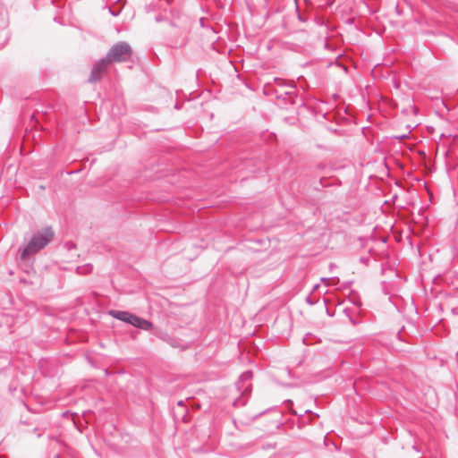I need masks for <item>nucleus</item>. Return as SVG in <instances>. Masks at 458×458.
Returning <instances> with one entry per match:
<instances>
[{
  "mask_svg": "<svg viewBox=\"0 0 458 458\" xmlns=\"http://www.w3.org/2000/svg\"><path fill=\"white\" fill-rule=\"evenodd\" d=\"M275 86L267 82L264 86V94L267 96H275L278 105L288 106L294 105L297 98L296 86L294 82H288L282 78L275 77L273 79Z\"/></svg>",
  "mask_w": 458,
  "mask_h": 458,
  "instance_id": "obj_1",
  "label": "nucleus"
},
{
  "mask_svg": "<svg viewBox=\"0 0 458 458\" xmlns=\"http://www.w3.org/2000/svg\"><path fill=\"white\" fill-rule=\"evenodd\" d=\"M55 233L50 226L42 228L33 233L28 243L19 248L20 259L27 261L29 258L44 249L54 238Z\"/></svg>",
  "mask_w": 458,
  "mask_h": 458,
  "instance_id": "obj_2",
  "label": "nucleus"
},
{
  "mask_svg": "<svg viewBox=\"0 0 458 458\" xmlns=\"http://www.w3.org/2000/svg\"><path fill=\"white\" fill-rule=\"evenodd\" d=\"M108 313L114 318L123 321L128 325H131L140 330H150L153 327V323L151 321L129 311L111 310Z\"/></svg>",
  "mask_w": 458,
  "mask_h": 458,
  "instance_id": "obj_3",
  "label": "nucleus"
},
{
  "mask_svg": "<svg viewBox=\"0 0 458 458\" xmlns=\"http://www.w3.org/2000/svg\"><path fill=\"white\" fill-rule=\"evenodd\" d=\"M252 377L253 373L251 370L244 371L240 375L235 383V386L241 394L233 401V405L234 407H242L247 403L248 398L252 390V385L250 383Z\"/></svg>",
  "mask_w": 458,
  "mask_h": 458,
  "instance_id": "obj_4",
  "label": "nucleus"
},
{
  "mask_svg": "<svg viewBox=\"0 0 458 458\" xmlns=\"http://www.w3.org/2000/svg\"><path fill=\"white\" fill-rule=\"evenodd\" d=\"M131 55L132 50L131 46L126 42L120 41L113 45L104 57L109 64L112 62L121 63L130 59Z\"/></svg>",
  "mask_w": 458,
  "mask_h": 458,
  "instance_id": "obj_5",
  "label": "nucleus"
},
{
  "mask_svg": "<svg viewBox=\"0 0 458 458\" xmlns=\"http://www.w3.org/2000/svg\"><path fill=\"white\" fill-rule=\"evenodd\" d=\"M109 64H110L105 57L97 61L91 69V72L88 81L89 82L99 81L102 79L103 74L106 72Z\"/></svg>",
  "mask_w": 458,
  "mask_h": 458,
  "instance_id": "obj_6",
  "label": "nucleus"
},
{
  "mask_svg": "<svg viewBox=\"0 0 458 458\" xmlns=\"http://www.w3.org/2000/svg\"><path fill=\"white\" fill-rule=\"evenodd\" d=\"M154 336L161 339L162 341L167 343L168 344H170L171 346L173 347H175L176 346V344H177V339L171 336L169 334H167L166 332L163 331L161 328H158V327H155L153 326L152 329L148 330Z\"/></svg>",
  "mask_w": 458,
  "mask_h": 458,
  "instance_id": "obj_7",
  "label": "nucleus"
},
{
  "mask_svg": "<svg viewBox=\"0 0 458 458\" xmlns=\"http://www.w3.org/2000/svg\"><path fill=\"white\" fill-rule=\"evenodd\" d=\"M8 27V21L3 13H0V30H1V36L3 37L4 40L0 43V48H3L7 42L9 41L11 38V32L7 30Z\"/></svg>",
  "mask_w": 458,
  "mask_h": 458,
  "instance_id": "obj_8",
  "label": "nucleus"
},
{
  "mask_svg": "<svg viewBox=\"0 0 458 458\" xmlns=\"http://www.w3.org/2000/svg\"><path fill=\"white\" fill-rule=\"evenodd\" d=\"M92 268H93L92 265L87 264V265H85L83 267H78L76 270H77L78 274H81L82 275V274H89V273H90L92 271Z\"/></svg>",
  "mask_w": 458,
  "mask_h": 458,
  "instance_id": "obj_9",
  "label": "nucleus"
},
{
  "mask_svg": "<svg viewBox=\"0 0 458 458\" xmlns=\"http://www.w3.org/2000/svg\"><path fill=\"white\" fill-rule=\"evenodd\" d=\"M284 403H285L286 407L290 410V411H291L292 413H293V414H295V415H299V416H301V415H302V414H299L296 411H293V408H292V407H293V401H292V400L288 399V400H285Z\"/></svg>",
  "mask_w": 458,
  "mask_h": 458,
  "instance_id": "obj_10",
  "label": "nucleus"
},
{
  "mask_svg": "<svg viewBox=\"0 0 458 458\" xmlns=\"http://www.w3.org/2000/svg\"><path fill=\"white\" fill-rule=\"evenodd\" d=\"M318 301V299H313V298L311 297V293H310V295H308V296L306 297V302H307L309 305H310V306L315 305Z\"/></svg>",
  "mask_w": 458,
  "mask_h": 458,
  "instance_id": "obj_11",
  "label": "nucleus"
},
{
  "mask_svg": "<svg viewBox=\"0 0 458 458\" xmlns=\"http://www.w3.org/2000/svg\"><path fill=\"white\" fill-rule=\"evenodd\" d=\"M295 10H296V13H297V18L301 22H305L307 20L300 13V10H299V4L298 3H296V7H295Z\"/></svg>",
  "mask_w": 458,
  "mask_h": 458,
  "instance_id": "obj_12",
  "label": "nucleus"
},
{
  "mask_svg": "<svg viewBox=\"0 0 458 458\" xmlns=\"http://www.w3.org/2000/svg\"><path fill=\"white\" fill-rule=\"evenodd\" d=\"M393 138L395 139V140H404V139L408 138V135L407 134H402V135L394 136Z\"/></svg>",
  "mask_w": 458,
  "mask_h": 458,
  "instance_id": "obj_13",
  "label": "nucleus"
},
{
  "mask_svg": "<svg viewBox=\"0 0 458 458\" xmlns=\"http://www.w3.org/2000/svg\"><path fill=\"white\" fill-rule=\"evenodd\" d=\"M164 20H165V17H164V16H161V15L157 16V17L155 18V21H156L157 22H161V21H163Z\"/></svg>",
  "mask_w": 458,
  "mask_h": 458,
  "instance_id": "obj_14",
  "label": "nucleus"
},
{
  "mask_svg": "<svg viewBox=\"0 0 458 458\" xmlns=\"http://www.w3.org/2000/svg\"><path fill=\"white\" fill-rule=\"evenodd\" d=\"M320 287V284H316L315 285H313L312 287V291H311V293L317 290H318Z\"/></svg>",
  "mask_w": 458,
  "mask_h": 458,
  "instance_id": "obj_15",
  "label": "nucleus"
},
{
  "mask_svg": "<svg viewBox=\"0 0 458 458\" xmlns=\"http://www.w3.org/2000/svg\"><path fill=\"white\" fill-rule=\"evenodd\" d=\"M321 281L325 282L326 283V286H327V283L330 281V278L323 277V278H321Z\"/></svg>",
  "mask_w": 458,
  "mask_h": 458,
  "instance_id": "obj_16",
  "label": "nucleus"
},
{
  "mask_svg": "<svg viewBox=\"0 0 458 458\" xmlns=\"http://www.w3.org/2000/svg\"><path fill=\"white\" fill-rule=\"evenodd\" d=\"M452 313L454 314V315H458V307L453 308L452 309Z\"/></svg>",
  "mask_w": 458,
  "mask_h": 458,
  "instance_id": "obj_17",
  "label": "nucleus"
},
{
  "mask_svg": "<svg viewBox=\"0 0 458 458\" xmlns=\"http://www.w3.org/2000/svg\"><path fill=\"white\" fill-rule=\"evenodd\" d=\"M110 13L113 16H117L118 15V13H115V12H113L111 9H110Z\"/></svg>",
  "mask_w": 458,
  "mask_h": 458,
  "instance_id": "obj_18",
  "label": "nucleus"
},
{
  "mask_svg": "<svg viewBox=\"0 0 458 458\" xmlns=\"http://www.w3.org/2000/svg\"><path fill=\"white\" fill-rule=\"evenodd\" d=\"M267 411H263L262 412H260L259 415H256L255 418H258L259 416H261L262 414L266 413Z\"/></svg>",
  "mask_w": 458,
  "mask_h": 458,
  "instance_id": "obj_19",
  "label": "nucleus"
},
{
  "mask_svg": "<svg viewBox=\"0 0 458 458\" xmlns=\"http://www.w3.org/2000/svg\"><path fill=\"white\" fill-rule=\"evenodd\" d=\"M319 184L322 186V187H325L326 185L323 183V179L321 178L319 180Z\"/></svg>",
  "mask_w": 458,
  "mask_h": 458,
  "instance_id": "obj_20",
  "label": "nucleus"
},
{
  "mask_svg": "<svg viewBox=\"0 0 458 458\" xmlns=\"http://www.w3.org/2000/svg\"><path fill=\"white\" fill-rule=\"evenodd\" d=\"M178 405H182V401L178 402Z\"/></svg>",
  "mask_w": 458,
  "mask_h": 458,
  "instance_id": "obj_21",
  "label": "nucleus"
},
{
  "mask_svg": "<svg viewBox=\"0 0 458 458\" xmlns=\"http://www.w3.org/2000/svg\"><path fill=\"white\" fill-rule=\"evenodd\" d=\"M55 458H60V455H59V454H56V455L55 456Z\"/></svg>",
  "mask_w": 458,
  "mask_h": 458,
  "instance_id": "obj_22",
  "label": "nucleus"
},
{
  "mask_svg": "<svg viewBox=\"0 0 458 458\" xmlns=\"http://www.w3.org/2000/svg\"><path fill=\"white\" fill-rule=\"evenodd\" d=\"M296 3H298V2H297V0H294V4H296Z\"/></svg>",
  "mask_w": 458,
  "mask_h": 458,
  "instance_id": "obj_23",
  "label": "nucleus"
}]
</instances>
